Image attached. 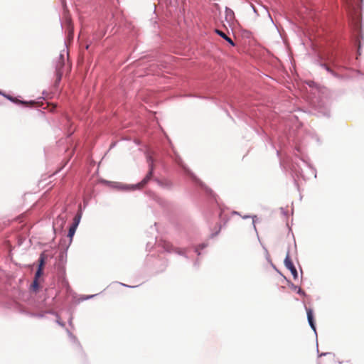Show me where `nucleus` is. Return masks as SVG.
Masks as SVG:
<instances>
[{
  "instance_id": "obj_22",
  "label": "nucleus",
  "mask_w": 364,
  "mask_h": 364,
  "mask_svg": "<svg viewBox=\"0 0 364 364\" xmlns=\"http://www.w3.org/2000/svg\"><path fill=\"white\" fill-rule=\"evenodd\" d=\"M252 218V225H253V228L257 233V235L258 236V232H257V228H256V225H255V222H256V219H257V216L256 215H252V216H250V215H245L243 217V218L246 219V218Z\"/></svg>"
},
{
  "instance_id": "obj_15",
  "label": "nucleus",
  "mask_w": 364,
  "mask_h": 364,
  "mask_svg": "<svg viewBox=\"0 0 364 364\" xmlns=\"http://www.w3.org/2000/svg\"><path fill=\"white\" fill-rule=\"evenodd\" d=\"M225 12V19L227 21H231L234 18L235 14H234V11L231 9L226 6Z\"/></svg>"
},
{
  "instance_id": "obj_46",
  "label": "nucleus",
  "mask_w": 364,
  "mask_h": 364,
  "mask_svg": "<svg viewBox=\"0 0 364 364\" xmlns=\"http://www.w3.org/2000/svg\"><path fill=\"white\" fill-rule=\"evenodd\" d=\"M61 2L63 4V6L65 7V0H61Z\"/></svg>"
},
{
  "instance_id": "obj_38",
  "label": "nucleus",
  "mask_w": 364,
  "mask_h": 364,
  "mask_svg": "<svg viewBox=\"0 0 364 364\" xmlns=\"http://www.w3.org/2000/svg\"><path fill=\"white\" fill-rule=\"evenodd\" d=\"M119 284L122 285V286L126 287H129V288H134V287H136V286H129V285L121 283V282L119 283Z\"/></svg>"
},
{
  "instance_id": "obj_48",
  "label": "nucleus",
  "mask_w": 364,
  "mask_h": 364,
  "mask_svg": "<svg viewBox=\"0 0 364 364\" xmlns=\"http://www.w3.org/2000/svg\"><path fill=\"white\" fill-rule=\"evenodd\" d=\"M68 323L70 326H72V318H70Z\"/></svg>"
},
{
  "instance_id": "obj_9",
  "label": "nucleus",
  "mask_w": 364,
  "mask_h": 364,
  "mask_svg": "<svg viewBox=\"0 0 364 364\" xmlns=\"http://www.w3.org/2000/svg\"><path fill=\"white\" fill-rule=\"evenodd\" d=\"M77 228L70 225L68 232L67 237L69 238L68 242L66 243V250H68L70 245L72 243L73 236L76 232Z\"/></svg>"
},
{
  "instance_id": "obj_31",
  "label": "nucleus",
  "mask_w": 364,
  "mask_h": 364,
  "mask_svg": "<svg viewBox=\"0 0 364 364\" xmlns=\"http://www.w3.org/2000/svg\"><path fill=\"white\" fill-rule=\"evenodd\" d=\"M45 314H52V315H54V316H56V314H58V313H56L55 311H54L53 310H48V311H45Z\"/></svg>"
},
{
  "instance_id": "obj_47",
  "label": "nucleus",
  "mask_w": 364,
  "mask_h": 364,
  "mask_svg": "<svg viewBox=\"0 0 364 364\" xmlns=\"http://www.w3.org/2000/svg\"><path fill=\"white\" fill-rule=\"evenodd\" d=\"M223 39H225L226 41H228V38H230V37H228L227 35H225V38H223Z\"/></svg>"
},
{
  "instance_id": "obj_34",
  "label": "nucleus",
  "mask_w": 364,
  "mask_h": 364,
  "mask_svg": "<svg viewBox=\"0 0 364 364\" xmlns=\"http://www.w3.org/2000/svg\"><path fill=\"white\" fill-rule=\"evenodd\" d=\"M336 60H337V56H335L331 60V63L334 65L336 66Z\"/></svg>"
},
{
  "instance_id": "obj_26",
  "label": "nucleus",
  "mask_w": 364,
  "mask_h": 364,
  "mask_svg": "<svg viewBox=\"0 0 364 364\" xmlns=\"http://www.w3.org/2000/svg\"><path fill=\"white\" fill-rule=\"evenodd\" d=\"M55 317H56V321H55V322H56L59 326H62V327H65V323H64V322H63V321L60 320V316H59L58 314H56Z\"/></svg>"
},
{
  "instance_id": "obj_40",
  "label": "nucleus",
  "mask_w": 364,
  "mask_h": 364,
  "mask_svg": "<svg viewBox=\"0 0 364 364\" xmlns=\"http://www.w3.org/2000/svg\"><path fill=\"white\" fill-rule=\"evenodd\" d=\"M323 114L326 117H329L330 116V114H329V111L328 110H326L324 112H323Z\"/></svg>"
},
{
  "instance_id": "obj_23",
  "label": "nucleus",
  "mask_w": 364,
  "mask_h": 364,
  "mask_svg": "<svg viewBox=\"0 0 364 364\" xmlns=\"http://www.w3.org/2000/svg\"><path fill=\"white\" fill-rule=\"evenodd\" d=\"M43 274V269H42L41 267H38L35 272L34 279H38L42 276Z\"/></svg>"
},
{
  "instance_id": "obj_4",
  "label": "nucleus",
  "mask_w": 364,
  "mask_h": 364,
  "mask_svg": "<svg viewBox=\"0 0 364 364\" xmlns=\"http://www.w3.org/2000/svg\"><path fill=\"white\" fill-rule=\"evenodd\" d=\"M284 263L286 268L291 272V274H292L293 278L294 279H296L298 278V272H297V270H296L294 263L292 262V261L290 258L289 251L285 257Z\"/></svg>"
},
{
  "instance_id": "obj_36",
  "label": "nucleus",
  "mask_w": 364,
  "mask_h": 364,
  "mask_svg": "<svg viewBox=\"0 0 364 364\" xmlns=\"http://www.w3.org/2000/svg\"><path fill=\"white\" fill-rule=\"evenodd\" d=\"M230 45H231L232 46H235V43H234V41L230 38H228V41H227Z\"/></svg>"
},
{
  "instance_id": "obj_45",
  "label": "nucleus",
  "mask_w": 364,
  "mask_h": 364,
  "mask_svg": "<svg viewBox=\"0 0 364 364\" xmlns=\"http://www.w3.org/2000/svg\"><path fill=\"white\" fill-rule=\"evenodd\" d=\"M5 95H6V93L4 92L2 90H0V95H2L4 97Z\"/></svg>"
},
{
  "instance_id": "obj_14",
  "label": "nucleus",
  "mask_w": 364,
  "mask_h": 364,
  "mask_svg": "<svg viewBox=\"0 0 364 364\" xmlns=\"http://www.w3.org/2000/svg\"><path fill=\"white\" fill-rule=\"evenodd\" d=\"M55 69V71H63L64 72V67L65 66V61H61V60H56L54 63Z\"/></svg>"
},
{
  "instance_id": "obj_11",
  "label": "nucleus",
  "mask_w": 364,
  "mask_h": 364,
  "mask_svg": "<svg viewBox=\"0 0 364 364\" xmlns=\"http://www.w3.org/2000/svg\"><path fill=\"white\" fill-rule=\"evenodd\" d=\"M65 223V219L64 217L61 216V215H58L55 220H54L53 222V230L54 232H55L56 231V228L55 226L57 225H59V227L60 229L63 228L64 224Z\"/></svg>"
},
{
  "instance_id": "obj_50",
  "label": "nucleus",
  "mask_w": 364,
  "mask_h": 364,
  "mask_svg": "<svg viewBox=\"0 0 364 364\" xmlns=\"http://www.w3.org/2000/svg\"><path fill=\"white\" fill-rule=\"evenodd\" d=\"M281 209H282V212L285 214V212H284V208H281Z\"/></svg>"
},
{
  "instance_id": "obj_28",
  "label": "nucleus",
  "mask_w": 364,
  "mask_h": 364,
  "mask_svg": "<svg viewBox=\"0 0 364 364\" xmlns=\"http://www.w3.org/2000/svg\"><path fill=\"white\" fill-rule=\"evenodd\" d=\"M97 295V294H92V295H87V296H83L82 298H81V300L82 301H85V300H88L90 299H92L95 296H96Z\"/></svg>"
},
{
  "instance_id": "obj_16",
  "label": "nucleus",
  "mask_w": 364,
  "mask_h": 364,
  "mask_svg": "<svg viewBox=\"0 0 364 364\" xmlns=\"http://www.w3.org/2000/svg\"><path fill=\"white\" fill-rule=\"evenodd\" d=\"M208 245V242H202L198 246L195 247L194 252L198 255V256H200L201 255L200 250L205 249Z\"/></svg>"
},
{
  "instance_id": "obj_17",
  "label": "nucleus",
  "mask_w": 364,
  "mask_h": 364,
  "mask_svg": "<svg viewBox=\"0 0 364 364\" xmlns=\"http://www.w3.org/2000/svg\"><path fill=\"white\" fill-rule=\"evenodd\" d=\"M66 332H67L70 341L73 343H76L79 348H81V346H80L77 338H76V336H74L69 329H66Z\"/></svg>"
},
{
  "instance_id": "obj_29",
  "label": "nucleus",
  "mask_w": 364,
  "mask_h": 364,
  "mask_svg": "<svg viewBox=\"0 0 364 364\" xmlns=\"http://www.w3.org/2000/svg\"><path fill=\"white\" fill-rule=\"evenodd\" d=\"M215 33H216L219 36H220L221 38H225V35H226L223 31H220V30H219V29H216V30H215Z\"/></svg>"
},
{
  "instance_id": "obj_51",
  "label": "nucleus",
  "mask_w": 364,
  "mask_h": 364,
  "mask_svg": "<svg viewBox=\"0 0 364 364\" xmlns=\"http://www.w3.org/2000/svg\"><path fill=\"white\" fill-rule=\"evenodd\" d=\"M235 214H238V213L237 211H234L233 212Z\"/></svg>"
},
{
  "instance_id": "obj_2",
  "label": "nucleus",
  "mask_w": 364,
  "mask_h": 364,
  "mask_svg": "<svg viewBox=\"0 0 364 364\" xmlns=\"http://www.w3.org/2000/svg\"><path fill=\"white\" fill-rule=\"evenodd\" d=\"M175 162L183 170L186 174H187L191 178L198 186H200L207 194L211 197H215V194L213 191L208 188L196 176L183 164L182 159L176 155L175 158Z\"/></svg>"
},
{
  "instance_id": "obj_20",
  "label": "nucleus",
  "mask_w": 364,
  "mask_h": 364,
  "mask_svg": "<svg viewBox=\"0 0 364 364\" xmlns=\"http://www.w3.org/2000/svg\"><path fill=\"white\" fill-rule=\"evenodd\" d=\"M46 264V257L44 253H41L40 255L39 259H38V267H41L43 269Z\"/></svg>"
},
{
  "instance_id": "obj_8",
  "label": "nucleus",
  "mask_w": 364,
  "mask_h": 364,
  "mask_svg": "<svg viewBox=\"0 0 364 364\" xmlns=\"http://www.w3.org/2000/svg\"><path fill=\"white\" fill-rule=\"evenodd\" d=\"M4 97L7 100H9L10 102L14 103V104H16V105H23L24 106H28V104H35V101H26V100H18L17 99L16 97H13L9 94H6L4 95Z\"/></svg>"
},
{
  "instance_id": "obj_5",
  "label": "nucleus",
  "mask_w": 364,
  "mask_h": 364,
  "mask_svg": "<svg viewBox=\"0 0 364 364\" xmlns=\"http://www.w3.org/2000/svg\"><path fill=\"white\" fill-rule=\"evenodd\" d=\"M162 248L166 252L171 253L175 252L180 255H185V252L183 250L174 247L171 243L166 241H164L161 243Z\"/></svg>"
},
{
  "instance_id": "obj_30",
  "label": "nucleus",
  "mask_w": 364,
  "mask_h": 364,
  "mask_svg": "<svg viewBox=\"0 0 364 364\" xmlns=\"http://www.w3.org/2000/svg\"><path fill=\"white\" fill-rule=\"evenodd\" d=\"M356 43L358 44V51H357V53L360 55L361 54L360 53V48H361L360 42L358 40H357L356 41Z\"/></svg>"
},
{
  "instance_id": "obj_32",
  "label": "nucleus",
  "mask_w": 364,
  "mask_h": 364,
  "mask_svg": "<svg viewBox=\"0 0 364 364\" xmlns=\"http://www.w3.org/2000/svg\"><path fill=\"white\" fill-rule=\"evenodd\" d=\"M68 28H69V32L70 34L73 33V28H72V24H71V21L70 20H68Z\"/></svg>"
},
{
  "instance_id": "obj_43",
  "label": "nucleus",
  "mask_w": 364,
  "mask_h": 364,
  "mask_svg": "<svg viewBox=\"0 0 364 364\" xmlns=\"http://www.w3.org/2000/svg\"><path fill=\"white\" fill-rule=\"evenodd\" d=\"M294 185L298 187L299 185H298L297 181L294 177Z\"/></svg>"
},
{
  "instance_id": "obj_41",
  "label": "nucleus",
  "mask_w": 364,
  "mask_h": 364,
  "mask_svg": "<svg viewBox=\"0 0 364 364\" xmlns=\"http://www.w3.org/2000/svg\"><path fill=\"white\" fill-rule=\"evenodd\" d=\"M166 266H167V264H166V263H164V267H163L161 269H160V271H159V272H163V271L166 269Z\"/></svg>"
},
{
  "instance_id": "obj_39",
  "label": "nucleus",
  "mask_w": 364,
  "mask_h": 364,
  "mask_svg": "<svg viewBox=\"0 0 364 364\" xmlns=\"http://www.w3.org/2000/svg\"><path fill=\"white\" fill-rule=\"evenodd\" d=\"M62 284H63L65 286H68V282L65 279H63Z\"/></svg>"
},
{
  "instance_id": "obj_44",
  "label": "nucleus",
  "mask_w": 364,
  "mask_h": 364,
  "mask_svg": "<svg viewBox=\"0 0 364 364\" xmlns=\"http://www.w3.org/2000/svg\"><path fill=\"white\" fill-rule=\"evenodd\" d=\"M251 6H252V9H253L254 12H255V14H257V9H255V7L253 5H252Z\"/></svg>"
},
{
  "instance_id": "obj_18",
  "label": "nucleus",
  "mask_w": 364,
  "mask_h": 364,
  "mask_svg": "<svg viewBox=\"0 0 364 364\" xmlns=\"http://www.w3.org/2000/svg\"><path fill=\"white\" fill-rule=\"evenodd\" d=\"M262 247H263V249L264 250L265 258H266L267 261L271 264V266L274 269H275L277 271H278L277 269L276 268V266L274 264V263L272 261V259L270 257V255L269 254V252H268L267 249L264 246H262Z\"/></svg>"
},
{
  "instance_id": "obj_27",
  "label": "nucleus",
  "mask_w": 364,
  "mask_h": 364,
  "mask_svg": "<svg viewBox=\"0 0 364 364\" xmlns=\"http://www.w3.org/2000/svg\"><path fill=\"white\" fill-rule=\"evenodd\" d=\"M56 60H61V61L65 60V50H63L60 52V53L59 55V57H58V58Z\"/></svg>"
},
{
  "instance_id": "obj_49",
  "label": "nucleus",
  "mask_w": 364,
  "mask_h": 364,
  "mask_svg": "<svg viewBox=\"0 0 364 364\" xmlns=\"http://www.w3.org/2000/svg\"><path fill=\"white\" fill-rule=\"evenodd\" d=\"M267 13H268V16H269V18H271V20L272 21V17H271V16H270V14H269L268 11H267Z\"/></svg>"
},
{
  "instance_id": "obj_33",
  "label": "nucleus",
  "mask_w": 364,
  "mask_h": 364,
  "mask_svg": "<svg viewBox=\"0 0 364 364\" xmlns=\"http://www.w3.org/2000/svg\"><path fill=\"white\" fill-rule=\"evenodd\" d=\"M220 226L219 227V229H218V231H216L215 232H213V233H211V234H210V238H213L215 236H216V235L220 232Z\"/></svg>"
},
{
  "instance_id": "obj_21",
  "label": "nucleus",
  "mask_w": 364,
  "mask_h": 364,
  "mask_svg": "<svg viewBox=\"0 0 364 364\" xmlns=\"http://www.w3.org/2000/svg\"><path fill=\"white\" fill-rule=\"evenodd\" d=\"M31 289L36 292L38 289H39V283H38V279H34L32 284H31Z\"/></svg>"
},
{
  "instance_id": "obj_35",
  "label": "nucleus",
  "mask_w": 364,
  "mask_h": 364,
  "mask_svg": "<svg viewBox=\"0 0 364 364\" xmlns=\"http://www.w3.org/2000/svg\"><path fill=\"white\" fill-rule=\"evenodd\" d=\"M316 350H317V353H318V356L319 357L325 356V355H326L328 354H330V353H328V352L327 353H319L318 347L316 348Z\"/></svg>"
},
{
  "instance_id": "obj_6",
  "label": "nucleus",
  "mask_w": 364,
  "mask_h": 364,
  "mask_svg": "<svg viewBox=\"0 0 364 364\" xmlns=\"http://www.w3.org/2000/svg\"><path fill=\"white\" fill-rule=\"evenodd\" d=\"M87 203L86 202H84V206L82 207L81 204H79L78 205V209H77V211L73 218V223H72V226H74V227H76L77 228L80 223V220H81V218H82V214H83V210L84 209L86 208L87 206Z\"/></svg>"
},
{
  "instance_id": "obj_1",
  "label": "nucleus",
  "mask_w": 364,
  "mask_h": 364,
  "mask_svg": "<svg viewBox=\"0 0 364 364\" xmlns=\"http://www.w3.org/2000/svg\"><path fill=\"white\" fill-rule=\"evenodd\" d=\"M147 161L149 163V171L140 182L131 185L120 182H112V187L124 191H133L144 188L152 178L154 171V161L151 156H147Z\"/></svg>"
},
{
  "instance_id": "obj_42",
  "label": "nucleus",
  "mask_w": 364,
  "mask_h": 364,
  "mask_svg": "<svg viewBox=\"0 0 364 364\" xmlns=\"http://www.w3.org/2000/svg\"><path fill=\"white\" fill-rule=\"evenodd\" d=\"M198 265H199L198 259H196V262H194V266L198 267Z\"/></svg>"
},
{
  "instance_id": "obj_3",
  "label": "nucleus",
  "mask_w": 364,
  "mask_h": 364,
  "mask_svg": "<svg viewBox=\"0 0 364 364\" xmlns=\"http://www.w3.org/2000/svg\"><path fill=\"white\" fill-rule=\"evenodd\" d=\"M300 163L304 164L311 172L314 177H316V169L304 159H299L298 161H293L291 164V170L294 174L297 177L301 176L304 180H306L305 176L303 174V170Z\"/></svg>"
},
{
  "instance_id": "obj_13",
  "label": "nucleus",
  "mask_w": 364,
  "mask_h": 364,
  "mask_svg": "<svg viewBox=\"0 0 364 364\" xmlns=\"http://www.w3.org/2000/svg\"><path fill=\"white\" fill-rule=\"evenodd\" d=\"M288 283H289V287L292 290L296 291L298 294L303 296H306V294L301 288L299 287L298 286L295 285L294 284H293L292 282H291L289 281H288Z\"/></svg>"
},
{
  "instance_id": "obj_37",
  "label": "nucleus",
  "mask_w": 364,
  "mask_h": 364,
  "mask_svg": "<svg viewBox=\"0 0 364 364\" xmlns=\"http://www.w3.org/2000/svg\"><path fill=\"white\" fill-rule=\"evenodd\" d=\"M152 245H153V243L151 242H148L146 243V250L151 249L153 247Z\"/></svg>"
},
{
  "instance_id": "obj_52",
  "label": "nucleus",
  "mask_w": 364,
  "mask_h": 364,
  "mask_svg": "<svg viewBox=\"0 0 364 364\" xmlns=\"http://www.w3.org/2000/svg\"><path fill=\"white\" fill-rule=\"evenodd\" d=\"M279 151H277V154L279 155Z\"/></svg>"
},
{
  "instance_id": "obj_24",
  "label": "nucleus",
  "mask_w": 364,
  "mask_h": 364,
  "mask_svg": "<svg viewBox=\"0 0 364 364\" xmlns=\"http://www.w3.org/2000/svg\"><path fill=\"white\" fill-rule=\"evenodd\" d=\"M156 181L157 182V183L160 186H162V187H164V188H170L171 185L170 183L168 182H166V183H164L162 181H161L159 179H156Z\"/></svg>"
},
{
  "instance_id": "obj_19",
  "label": "nucleus",
  "mask_w": 364,
  "mask_h": 364,
  "mask_svg": "<svg viewBox=\"0 0 364 364\" xmlns=\"http://www.w3.org/2000/svg\"><path fill=\"white\" fill-rule=\"evenodd\" d=\"M63 71H55L56 79L55 81V86H58L59 83L62 80Z\"/></svg>"
},
{
  "instance_id": "obj_12",
  "label": "nucleus",
  "mask_w": 364,
  "mask_h": 364,
  "mask_svg": "<svg viewBox=\"0 0 364 364\" xmlns=\"http://www.w3.org/2000/svg\"><path fill=\"white\" fill-rule=\"evenodd\" d=\"M59 245L62 248H63V250H62L60 252V260H63L64 259V257H67V251H68V250H66V240H65V239H61L60 240Z\"/></svg>"
},
{
  "instance_id": "obj_25",
  "label": "nucleus",
  "mask_w": 364,
  "mask_h": 364,
  "mask_svg": "<svg viewBox=\"0 0 364 364\" xmlns=\"http://www.w3.org/2000/svg\"><path fill=\"white\" fill-rule=\"evenodd\" d=\"M46 314L45 311L40 312V313H32L31 314V316L33 317H36L38 318H43L45 316Z\"/></svg>"
},
{
  "instance_id": "obj_7",
  "label": "nucleus",
  "mask_w": 364,
  "mask_h": 364,
  "mask_svg": "<svg viewBox=\"0 0 364 364\" xmlns=\"http://www.w3.org/2000/svg\"><path fill=\"white\" fill-rule=\"evenodd\" d=\"M305 309L306 311L308 323H309L310 327L311 328V329L314 331L316 338H317V333H316V324H315L314 318L313 310L310 308H307L306 306H305Z\"/></svg>"
},
{
  "instance_id": "obj_10",
  "label": "nucleus",
  "mask_w": 364,
  "mask_h": 364,
  "mask_svg": "<svg viewBox=\"0 0 364 364\" xmlns=\"http://www.w3.org/2000/svg\"><path fill=\"white\" fill-rule=\"evenodd\" d=\"M319 65L325 69L328 73L333 75L336 78H341V75L338 73H336L330 66H328L326 63H320Z\"/></svg>"
}]
</instances>
